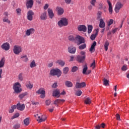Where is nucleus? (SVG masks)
I'll return each instance as SVG.
<instances>
[{
  "label": "nucleus",
  "mask_w": 129,
  "mask_h": 129,
  "mask_svg": "<svg viewBox=\"0 0 129 129\" xmlns=\"http://www.w3.org/2000/svg\"><path fill=\"white\" fill-rule=\"evenodd\" d=\"M42 91H45V90H43L42 89H39L38 91H36V93L38 94H42Z\"/></svg>",
  "instance_id": "obj_54"
},
{
  "label": "nucleus",
  "mask_w": 129,
  "mask_h": 129,
  "mask_svg": "<svg viewBox=\"0 0 129 129\" xmlns=\"http://www.w3.org/2000/svg\"><path fill=\"white\" fill-rule=\"evenodd\" d=\"M13 53L15 54L19 55L22 52V48L21 46L19 45H15L13 47Z\"/></svg>",
  "instance_id": "obj_4"
},
{
  "label": "nucleus",
  "mask_w": 129,
  "mask_h": 129,
  "mask_svg": "<svg viewBox=\"0 0 129 129\" xmlns=\"http://www.w3.org/2000/svg\"><path fill=\"white\" fill-rule=\"evenodd\" d=\"M38 118L39 119H38L37 121L39 123L45 121L47 119V117L45 115H42L41 116H38Z\"/></svg>",
  "instance_id": "obj_19"
},
{
  "label": "nucleus",
  "mask_w": 129,
  "mask_h": 129,
  "mask_svg": "<svg viewBox=\"0 0 129 129\" xmlns=\"http://www.w3.org/2000/svg\"><path fill=\"white\" fill-rule=\"evenodd\" d=\"M96 67V62L95 61H94L91 64V68H92V69H94Z\"/></svg>",
  "instance_id": "obj_52"
},
{
  "label": "nucleus",
  "mask_w": 129,
  "mask_h": 129,
  "mask_svg": "<svg viewBox=\"0 0 129 129\" xmlns=\"http://www.w3.org/2000/svg\"><path fill=\"white\" fill-rule=\"evenodd\" d=\"M65 85L68 88H72L73 86V84L72 82L69 81H67L65 82Z\"/></svg>",
  "instance_id": "obj_28"
},
{
  "label": "nucleus",
  "mask_w": 129,
  "mask_h": 129,
  "mask_svg": "<svg viewBox=\"0 0 129 129\" xmlns=\"http://www.w3.org/2000/svg\"><path fill=\"white\" fill-rule=\"evenodd\" d=\"M51 104V100L50 99L45 101V104L46 106H49Z\"/></svg>",
  "instance_id": "obj_51"
},
{
  "label": "nucleus",
  "mask_w": 129,
  "mask_h": 129,
  "mask_svg": "<svg viewBox=\"0 0 129 129\" xmlns=\"http://www.w3.org/2000/svg\"><path fill=\"white\" fill-rule=\"evenodd\" d=\"M20 116V113L17 112L12 117L11 119H14L15 118H18Z\"/></svg>",
  "instance_id": "obj_46"
},
{
  "label": "nucleus",
  "mask_w": 129,
  "mask_h": 129,
  "mask_svg": "<svg viewBox=\"0 0 129 129\" xmlns=\"http://www.w3.org/2000/svg\"><path fill=\"white\" fill-rule=\"evenodd\" d=\"M35 30L34 28H30L26 30V35L30 36L31 35L34 34Z\"/></svg>",
  "instance_id": "obj_14"
},
{
  "label": "nucleus",
  "mask_w": 129,
  "mask_h": 129,
  "mask_svg": "<svg viewBox=\"0 0 129 129\" xmlns=\"http://www.w3.org/2000/svg\"><path fill=\"white\" fill-rule=\"evenodd\" d=\"M78 30L80 32H83L84 33L87 31V27L85 25H79L78 27Z\"/></svg>",
  "instance_id": "obj_16"
},
{
  "label": "nucleus",
  "mask_w": 129,
  "mask_h": 129,
  "mask_svg": "<svg viewBox=\"0 0 129 129\" xmlns=\"http://www.w3.org/2000/svg\"><path fill=\"white\" fill-rule=\"evenodd\" d=\"M93 29V26L89 25L88 26V33L91 34L92 32Z\"/></svg>",
  "instance_id": "obj_36"
},
{
  "label": "nucleus",
  "mask_w": 129,
  "mask_h": 129,
  "mask_svg": "<svg viewBox=\"0 0 129 129\" xmlns=\"http://www.w3.org/2000/svg\"><path fill=\"white\" fill-rule=\"evenodd\" d=\"M112 24H113V19H110L108 25V26H110L111 25H112Z\"/></svg>",
  "instance_id": "obj_57"
},
{
  "label": "nucleus",
  "mask_w": 129,
  "mask_h": 129,
  "mask_svg": "<svg viewBox=\"0 0 129 129\" xmlns=\"http://www.w3.org/2000/svg\"><path fill=\"white\" fill-rule=\"evenodd\" d=\"M107 3L109 6V8H108L109 13H110V14H112V5L111 4V3H110V1H109V0H107Z\"/></svg>",
  "instance_id": "obj_24"
},
{
  "label": "nucleus",
  "mask_w": 129,
  "mask_h": 129,
  "mask_svg": "<svg viewBox=\"0 0 129 129\" xmlns=\"http://www.w3.org/2000/svg\"><path fill=\"white\" fill-rule=\"evenodd\" d=\"M82 93L83 92L81 90H78L76 93V95L77 96H81Z\"/></svg>",
  "instance_id": "obj_48"
},
{
  "label": "nucleus",
  "mask_w": 129,
  "mask_h": 129,
  "mask_svg": "<svg viewBox=\"0 0 129 129\" xmlns=\"http://www.w3.org/2000/svg\"><path fill=\"white\" fill-rule=\"evenodd\" d=\"M97 2V0H91L90 4L92 5L93 6H95V4Z\"/></svg>",
  "instance_id": "obj_53"
},
{
  "label": "nucleus",
  "mask_w": 129,
  "mask_h": 129,
  "mask_svg": "<svg viewBox=\"0 0 129 129\" xmlns=\"http://www.w3.org/2000/svg\"><path fill=\"white\" fill-rule=\"evenodd\" d=\"M99 34V29H95V34L91 35L90 39L91 40H94L96 38L97 36Z\"/></svg>",
  "instance_id": "obj_20"
},
{
  "label": "nucleus",
  "mask_w": 129,
  "mask_h": 129,
  "mask_svg": "<svg viewBox=\"0 0 129 129\" xmlns=\"http://www.w3.org/2000/svg\"><path fill=\"white\" fill-rule=\"evenodd\" d=\"M123 7V5L120 2H117L115 5L114 11L116 13H119V10Z\"/></svg>",
  "instance_id": "obj_6"
},
{
  "label": "nucleus",
  "mask_w": 129,
  "mask_h": 129,
  "mask_svg": "<svg viewBox=\"0 0 129 129\" xmlns=\"http://www.w3.org/2000/svg\"><path fill=\"white\" fill-rule=\"evenodd\" d=\"M17 108V105H13L11 106V109L9 110V112L10 113H12L14 112V110Z\"/></svg>",
  "instance_id": "obj_25"
},
{
  "label": "nucleus",
  "mask_w": 129,
  "mask_h": 129,
  "mask_svg": "<svg viewBox=\"0 0 129 129\" xmlns=\"http://www.w3.org/2000/svg\"><path fill=\"white\" fill-rule=\"evenodd\" d=\"M102 12H100V11H98V13H97V19L99 20V19H100L101 18V15H102Z\"/></svg>",
  "instance_id": "obj_49"
},
{
  "label": "nucleus",
  "mask_w": 129,
  "mask_h": 129,
  "mask_svg": "<svg viewBox=\"0 0 129 129\" xmlns=\"http://www.w3.org/2000/svg\"><path fill=\"white\" fill-rule=\"evenodd\" d=\"M18 80L20 82H22L24 80V74L23 73H20L18 76Z\"/></svg>",
  "instance_id": "obj_26"
},
{
  "label": "nucleus",
  "mask_w": 129,
  "mask_h": 129,
  "mask_svg": "<svg viewBox=\"0 0 129 129\" xmlns=\"http://www.w3.org/2000/svg\"><path fill=\"white\" fill-rule=\"evenodd\" d=\"M52 96L55 97L59 98L60 97V90L56 89L52 92Z\"/></svg>",
  "instance_id": "obj_17"
},
{
  "label": "nucleus",
  "mask_w": 129,
  "mask_h": 129,
  "mask_svg": "<svg viewBox=\"0 0 129 129\" xmlns=\"http://www.w3.org/2000/svg\"><path fill=\"white\" fill-rule=\"evenodd\" d=\"M122 71H125L127 70V68L126 67V65L123 66L121 68Z\"/></svg>",
  "instance_id": "obj_58"
},
{
  "label": "nucleus",
  "mask_w": 129,
  "mask_h": 129,
  "mask_svg": "<svg viewBox=\"0 0 129 129\" xmlns=\"http://www.w3.org/2000/svg\"><path fill=\"white\" fill-rule=\"evenodd\" d=\"M85 42V39L83 37L79 35L76 37L75 43H77L78 45H80Z\"/></svg>",
  "instance_id": "obj_5"
},
{
  "label": "nucleus",
  "mask_w": 129,
  "mask_h": 129,
  "mask_svg": "<svg viewBox=\"0 0 129 129\" xmlns=\"http://www.w3.org/2000/svg\"><path fill=\"white\" fill-rule=\"evenodd\" d=\"M21 124L19 123L14 124L13 128V129H19L20 128Z\"/></svg>",
  "instance_id": "obj_40"
},
{
  "label": "nucleus",
  "mask_w": 129,
  "mask_h": 129,
  "mask_svg": "<svg viewBox=\"0 0 129 129\" xmlns=\"http://www.w3.org/2000/svg\"><path fill=\"white\" fill-rule=\"evenodd\" d=\"M55 11L57 12L58 16L62 15L64 12V9L61 7H57L55 9Z\"/></svg>",
  "instance_id": "obj_10"
},
{
  "label": "nucleus",
  "mask_w": 129,
  "mask_h": 129,
  "mask_svg": "<svg viewBox=\"0 0 129 129\" xmlns=\"http://www.w3.org/2000/svg\"><path fill=\"white\" fill-rule=\"evenodd\" d=\"M24 124H25L26 126H28V125L30 124L29 118H26L24 120Z\"/></svg>",
  "instance_id": "obj_41"
},
{
  "label": "nucleus",
  "mask_w": 129,
  "mask_h": 129,
  "mask_svg": "<svg viewBox=\"0 0 129 129\" xmlns=\"http://www.w3.org/2000/svg\"><path fill=\"white\" fill-rule=\"evenodd\" d=\"M68 39L69 41L72 42H75L76 41V37H75L73 35H70L68 37Z\"/></svg>",
  "instance_id": "obj_35"
},
{
  "label": "nucleus",
  "mask_w": 129,
  "mask_h": 129,
  "mask_svg": "<svg viewBox=\"0 0 129 129\" xmlns=\"http://www.w3.org/2000/svg\"><path fill=\"white\" fill-rule=\"evenodd\" d=\"M118 29V28H116L115 29H113L112 30V32L113 33V34H114V33H115V32H116V31H117V30Z\"/></svg>",
  "instance_id": "obj_60"
},
{
  "label": "nucleus",
  "mask_w": 129,
  "mask_h": 129,
  "mask_svg": "<svg viewBox=\"0 0 129 129\" xmlns=\"http://www.w3.org/2000/svg\"><path fill=\"white\" fill-rule=\"evenodd\" d=\"M36 66H37V64L36 63L35 60H32L30 63V67L31 68H35Z\"/></svg>",
  "instance_id": "obj_34"
},
{
  "label": "nucleus",
  "mask_w": 129,
  "mask_h": 129,
  "mask_svg": "<svg viewBox=\"0 0 129 129\" xmlns=\"http://www.w3.org/2000/svg\"><path fill=\"white\" fill-rule=\"evenodd\" d=\"M86 86L85 82H82L81 83L77 82L75 87L76 89H81L82 88H85Z\"/></svg>",
  "instance_id": "obj_11"
},
{
  "label": "nucleus",
  "mask_w": 129,
  "mask_h": 129,
  "mask_svg": "<svg viewBox=\"0 0 129 129\" xmlns=\"http://www.w3.org/2000/svg\"><path fill=\"white\" fill-rule=\"evenodd\" d=\"M3 22H6L8 24L11 23V21L9 20V19L7 17H5L3 18Z\"/></svg>",
  "instance_id": "obj_44"
},
{
  "label": "nucleus",
  "mask_w": 129,
  "mask_h": 129,
  "mask_svg": "<svg viewBox=\"0 0 129 129\" xmlns=\"http://www.w3.org/2000/svg\"><path fill=\"white\" fill-rule=\"evenodd\" d=\"M47 12L49 18L52 19L54 17V14L53 13L52 9L48 8Z\"/></svg>",
  "instance_id": "obj_18"
},
{
  "label": "nucleus",
  "mask_w": 129,
  "mask_h": 129,
  "mask_svg": "<svg viewBox=\"0 0 129 129\" xmlns=\"http://www.w3.org/2000/svg\"><path fill=\"white\" fill-rule=\"evenodd\" d=\"M45 94H46L45 91H42V93L41 94V95H40V97H41V98H45Z\"/></svg>",
  "instance_id": "obj_50"
},
{
  "label": "nucleus",
  "mask_w": 129,
  "mask_h": 129,
  "mask_svg": "<svg viewBox=\"0 0 129 129\" xmlns=\"http://www.w3.org/2000/svg\"><path fill=\"white\" fill-rule=\"evenodd\" d=\"M83 67L84 68L83 69V74L86 75L88 70V68L87 64L84 65Z\"/></svg>",
  "instance_id": "obj_32"
},
{
  "label": "nucleus",
  "mask_w": 129,
  "mask_h": 129,
  "mask_svg": "<svg viewBox=\"0 0 129 129\" xmlns=\"http://www.w3.org/2000/svg\"><path fill=\"white\" fill-rule=\"evenodd\" d=\"M96 129H100L101 128V125L100 124H97L95 126Z\"/></svg>",
  "instance_id": "obj_64"
},
{
  "label": "nucleus",
  "mask_w": 129,
  "mask_h": 129,
  "mask_svg": "<svg viewBox=\"0 0 129 129\" xmlns=\"http://www.w3.org/2000/svg\"><path fill=\"white\" fill-rule=\"evenodd\" d=\"M28 95L27 92H25L24 93L19 95V97L20 99H23L26 96Z\"/></svg>",
  "instance_id": "obj_38"
},
{
  "label": "nucleus",
  "mask_w": 129,
  "mask_h": 129,
  "mask_svg": "<svg viewBox=\"0 0 129 129\" xmlns=\"http://www.w3.org/2000/svg\"><path fill=\"white\" fill-rule=\"evenodd\" d=\"M34 5L33 0H28L26 2V6L27 9H31L33 8Z\"/></svg>",
  "instance_id": "obj_9"
},
{
  "label": "nucleus",
  "mask_w": 129,
  "mask_h": 129,
  "mask_svg": "<svg viewBox=\"0 0 129 129\" xmlns=\"http://www.w3.org/2000/svg\"><path fill=\"white\" fill-rule=\"evenodd\" d=\"M64 2L66 4H67V5H70L71 4L72 0H64Z\"/></svg>",
  "instance_id": "obj_59"
},
{
  "label": "nucleus",
  "mask_w": 129,
  "mask_h": 129,
  "mask_svg": "<svg viewBox=\"0 0 129 129\" xmlns=\"http://www.w3.org/2000/svg\"><path fill=\"white\" fill-rule=\"evenodd\" d=\"M86 48V44L84 43L79 46V49L80 50H84Z\"/></svg>",
  "instance_id": "obj_43"
},
{
  "label": "nucleus",
  "mask_w": 129,
  "mask_h": 129,
  "mask_svg": "<svg viewBox=\"0 0 129 129\" xmlns=\"http://www.w3.org/2000/svg\"><path fill=\"white\" fill-rule=\"evenodd\" d=\"M91 102L92 101L89 97L86 98V99L85 100V103L86 104H90L91 103Z\"/></svg>",
  "instance_id": "obj_39"
},
{
  "label": "nucleus",
  "mask_w": 129,
  "mask_h": 129,
  "mask_svg": "<svg viewBox=\"0 0 129 129\" xmlns=\"http://www.w3.org/2000/svg\"><path fill=\"white\" fill-rule=\"evenodd\" d=\"M65 100L63 99H56L54 101V105H57L58 103H60L61 102H64Z\"/></svg>",
  "instance_id": "obj_31"
},
{
  "label": "nucleus",
  "mask_w": 129,
  "mask_h": 129,
  "mask_svg": "<svg viewBox=\"0 0 129 129\" xmlns=\"http://www.w3.org/2000/svg\"><path fill=\"white\" fill-rule=\"evenodd\" d=\"M68 52L71 54H75L76 52V47L73 46L68 47Z\"/></svg>",
  "instance_id": "obj_15"
},
{
  "label": "nucleus",
  "mask_w": 129,
  "mask_h": 129,
  "mask_svg": "<svg viewBox=\"0 0 129 129\" xmlns=\"http://www.w3.org/2000/svg\"><path fill=\"white\" fill-rule=\"evenodd\" d=\"M80 55L83 56H86V52L84 51H82L80 52Z\"/></svg>",
  "instance_id": "obj_63"
},
{
  "label": "nucleus",
  "mask_w": 129,
  "mask_h": 129,
  "mask_svg": "<svg viewBox=\"0 0 129 129\" xmlns=\"http://www.w3.org/2000/svg\"><path fill=\"white\" fill-rule=\"evenodd\" d=\"M1 48L5 51H8L10 48V44L8 42L4 43L2 45Z\"/></svg>",
  "instance_id": "obj_12"
},
{
  "label": "nucleus",
  "mask_w": 129,
  "mask_h": 129,
  "mask_svg": "<svg viewBox=\"0 0 129 129\" xmlns=\"http://www.w3.org/2000/svg\"><path fill=\"white\" fill-rule=\"evenodd\" d=\"M17 109L21 111H24L25 109V105L24 104H21L20 102L17 104Z\"/></svg>",
  "instance_id": "obj_13"
},
{
  "label": "nucleus",
  "mask_w": 129,
  "mask_h": 129,
  "mask_svg": "<svg viewBox=\"0 0 129 129\" xmlns=\"http://www.w3.org/2000/svg\"><path fill=\"white\" fill-rule=\"evenodd\" d=\"M51 87L52 88H56L58 87V85H57V83L55 82L51 86Z\"/></svg>",
  "instance_id": "obj_55"
},
{
  "label": "nucleus",
  "mask_w": 129,
  "mask_h": 129,
  "mask_svg": "<svg viewBox=\"0 0 129 129\" xmlns=\"http://www.w3.org/2000/svg\"><path fill=\"white\" fill-rule=\"evenodd\" d=\"M16 13L18 16H21L22 13V10L20 8L17 9Z\"/></svg>",
  "instance_id": "obj_47"
},
{
  "label": "nucleus",
  "mask_w": 129,
  "mask_h": 129,
  "mask_svg": "<svg viewBox=\"0 0 129 129\" xmlns=\"http://www.w3.org/2000/svg\"><path fill=\"white\" fill-rule=\"evenodd\" d=\"M56 63H58L59 66L63 67L65 66V62L63 61L62 60H58L56 62Z\"/></svg>",
  "instance_id": "obj_29"
},
{
  "label": "nucleus",
  "mask_w": 129,
  "mask_h": 129,
  "mask_svg": "<svg viewBox=\"0 0 129 129\" xmlns=\"http://www.w3.org/2000/svg\"><path fill=\"white\" fill-rule=\"evenodd\" d=\"M101 127L104 128L106 126V124L105 123H102L101 124H100Z\"/></svg>",
  "instance_id": "obj_62"
},
{
  "label": "nucleus",
  "mask_w": 129,
  "mask_h": 129,
  "mask_svg": "<svg viewBox=\"0 0 129 129\" xmlns=\"http://www.w3.org/2000/svg\"><path fill=\"white\" fill-rule=\"evenodd\" d=\"M86 55H78L77 57L76 60L79 63H83L86 59Z\"/></svg>",
  "instance_id": "obj_8"
},
{
  "label": "nucleus",
  "mask_w": 129,
  "mask_h": 129,
  "mask_svg": "<svg viewBox=\"0 0 129 129\" xmlns=\"http://www.w3.org/2000/svg\"><path fill=\"white\" fill-rule=\"evenodd\" d=\"M109 46V42L108 40H107L105 42V44H104V49L106 51H108Z\"/></svg>",
  "instance_id": "obj_30"
},
{
  "label": "nucleus",
  "mask_w": 129,
  "mask_h": 129,
  "mask_svg": "<svg viewBox=\"0 0 129 129\" xmlns=\"http://www.w3.org/2000/svg\"><path fill=\"white\" fill-rule=\"evenodd\" d=\"M50 74L52 76H57V78H59L62 74V72L59 69H52L50 71Z\"/></svg>",
  "instance_id": "obj_2"
},
{
  "label": "nucleus",
  "mask_w": 129,
  "mask_h": 129,
  "mask_svg": "<svg viewBox=\"0 0 129 129\" xmlns=\"http://www.w3.org/2000/svg\"><path fill=\"white\" fill-rule=\"evenodd\" d=\"M21 85L20 83L17 82L13 86V89L16 94L20 93L22 91Z\"/></svg>",
  "instance_id": "obj_3"
},
{
  "label": "nucleus",
  "mask_w": 129,
  "mask_h": 129,
  "mask_svg": "<svg viewBox=\"0 0 129 129\" xmlns=\"http://www.w3.org/2000/svg\"><path fill=\"white\" fill-rule=\"evenodd\" d=\"M5 63V59L4 58H3L0 60V68H2L4 67Z\"/></svg>",
  "instance_id": "obj_33"
},
{
  "label": "nucleus",
  "mask_w": 129,
  "mask_h": 129,
  "mask_svg": "<svg viewBox=\"0 0 129 129\" xmlns=\"http://www.w3.org/2000/svg\"><path fill=\"white\" fill-rule=\"evenodd\" d=\"M78 70V67L77 66H74L72 68V72L76 73Z\"/></svg>",
  "instance_id": "obj_45"
},
{
  "label": "nucleus",
  "mask_w": 129,
  "mask_h": 129,
  "mask_svg": "<svg viewBox=\"0 0 129 129\" xmlns=\"http://www.w3.org/2000/svg\"><path fill=\"white\" fill-rule=\"evenodd\" d=\"M69 72V68L68 67H65L63 69V73L64 75H67Z\"/></svg>",
  "instance_id": "obj_42"
},
{
  "label": "nucleus",
  "mask_w": 129,
  "mask_h": 129,
  "mask_svg": "<svg viewBox=\"0 0 129 129\" xmlns=\"http://www.w3.org/2000/svg\"><path fill=\"white\" fill-rule=\"evenodd\" d=\"M40 18L41 20H42V21L46 20L47 19L46 13V12L42 13L40 16Z\"/></svg>",
  "instance_id": "obj_22"
},
{
  "label": "nucleus",
  "mask_w": 129,
  "mask_h": 129,
  "mask_svg": "<svg viewBox=\"0 0 129 129\" xmlns=\"http://www.w3.org/2000/svg\"><path fill=\"white\" fill-rule=\"evenodd\" d=\"M49 8V5L46 4H45V5L44 6V10H46L48 8Z\"/></svg>",
  "instance_id": "obj_61"
},
{
  "label": "nucleus",
  "mask_w": 129,
  "mask_h": 129,
  "mask_svg": "<svg viewBox=\"0 0 129 129\" xmlns=\"http://www.w3.org/2000/svg\"><path fill=\"white\" fill-rule=\"evenodd\" d=\"M105 27V23L102 19H100L99 27L100 28H104Z\"/></svg>",
  "instance_id": "obj_27"
},
{
  "label": "nucleus",
  "mask_w": 129,
  "mask_h": 129,
  "mask_svg": "<svg viewBox=\"0 0 129 129\" xmlns=\"http://www.w3.org/2000/svg\"><path fill=\"white\" fill-rule=\"evenodd\" d=\"M96 45L97 42L96 41H94L90 48V51L91 52H94L95 51V47Z\"/></svg>",
  "instance_id": "obj_21"
},
{
  "label": "nucleus",
  "mask_w": 129,
  "mask_h": 129,
  "mask_svg": "<svg viewBox=\"0 0 129 129\" xmlns=\"http://www.w3.org/2000/svg\"><path fill=\"white\" fill-rule=\"evenodd\" d=\"M103 84L105 86H107L109 85V80H108L106 78H104L103 79Z\"/></svg>",
  "instance_id": "obj_37"
},
{
  "label": "nucleus",
  "mask_w": 129,
  "mask_h": 129,
  "mask_svg": "<svg viewBox=\"0 0 129 129\" xmlns=\"http://www.w3.org/2000/svg\"><path fill=\"white\" fill-rule=\"evenodd\" d=\"M34 15V13L32 10H30L27 12V20L29 21H33V16Z\"/></svg>",
  "instance_id": "obj_7"
},
{
  "label": "nucleus",
  "mask_w": 129,
  "mask_h": 129,
  "mask_svg": "<svg viewBox=\"0 0 129 129\" xmlns=\"http://www.w3.org/2000/svg\"><path fill=\"white\" fill-rule=\"evenodd\" d=\"M26 87L27 89L31 90L33 88V85L30 81H27L26 83Z\"/></svg>",
  "instance_id": "obj_23"
},
{
  "label": "nucleus",
  "mask_w": 129,
  "mask_h": 129,
  "mask_svg": "<svg viewBox=\"0 0 129 129\" xmlns=\"http://www.w3.org/2000/svg\"><path fill=\"white\" fill-rule=\"evenodd\" d=\"M115 116H116L117 120L120 121V116L119 115V114L118 113H116L115 115Z\"/></svg>",
  "instance_id": "obj_56"
},
{
  "label": "nucleus",
  "mask_w": 129,
  "mask_h": 129,
  "mask_svg": "<svg viewBox=\"0 0 129 129\" xmlns=\"http://www.w3.org/2000/svg\"><path fill=\"white\" fill-rule=\"evenodd\" d=\"M69 24L68 20L66 18H61L57 22V25L60 28L68 26Z\"/></svg>",
  "instance_id": "obj_1"
}]
</instances>
